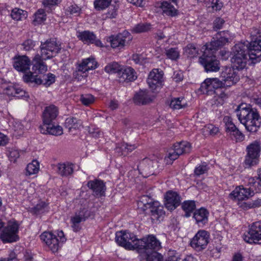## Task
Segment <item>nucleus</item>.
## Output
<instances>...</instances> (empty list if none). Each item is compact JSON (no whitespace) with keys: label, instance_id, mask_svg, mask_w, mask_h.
I'll use <instances>...</instances> for the list:
<instances>
[{"label":"nucleus","instance_id":"37","mask_svg":"<svg viewBox=\"0 0 261 261\" xmlns=\"http://www.w3.org/2000/svg\"><path fill=\"white\" fill-rule=\"evenodd\" d=\"M81 125L80 120L73 117H68L66 119L64 126L69 130L71 129H76L79 128Z\"/></svg>","mask_w":261,"mask_h":261},{"label":"nucleus","instance_id":"47","mask_svg":"<svg viewBox=\"0 0 261 261\" xmlns=\"http://www.w3.org/2000/svg\"><path fill=\"white\" fill-rule=\"evenodd\" d=\"M111 2L112 0H95L94 2V8L98 11L104 10L109 7Z\"/></svg>","mask_w":261,"mask_h":261},{"label":"nucleus","instance_id":"64","mask_svg":"<svg viewBox=\"0 0 261 261\" xmlns=\"http://www.w3.org/2000/svg\"><path fill=\"white\" fill-rule=\"evenodd\" d=\"M5 261H18L16 253L13 251H10L8 257L7 258H2Z\"/></svg>","mask_w":261,"mask_h":261},{"label":"nucleus","instance_id":"30","mask_svg":"<svg viewBox=\"0 0 261 261\" xmlns=\"http://www.w3.org/2000/svg\"><path fill=\"white\" fill-rule=\"evenodd\" d=\"M149 213L153 221H160V219H162L165 214L163 207L160 205L158 202H155L149 210Z\"/></svg>","mask_w":261,"mask_h":261},{"label":"nucleus","instance_id":"3","mask_svg":"<svg viewBox=\"0 0 261 261\" xmlns=\"http://www.w3.org/2000/svg\"><path fill=\"white\" fill-rule=\"evenodd\" d=\"M132 237V250L141 255L142 254L158 251L161 248V243L153 234L148 235L142 239H134Z\"/></svg>","mask_w":261,"mask_h":261},{"label":"nucleus","instance_id":"18","mask_svg":"<svg viewBox=\"0 0 261 261\" xmlns=\"http://www.w3.org/2000/svg\"><path fill=\"white\" fill-rule=\"evenodd\" d=\"M87 186L94 196L99 197L105 196L106 186L103 180L98 179L91 180L88 181Z\"/></svg>","mask_w":261,"mask_h":261},{"label":"nucleus","instance_id":"41","mask_svg":"<svg viewBox=\"0 0 261 261\" xmlns=\"http://www.w3.org/2000/svg\"><path fill=\"white\" fill-rule=\"evenodd\" d=\"M224 88L225 83H208L206 94H211L213 93L218 94L219 90Z\"/></svg>","mask_w":261,"mask_h":261},{"label":"nucleus","instance_id":"16","mask_svg":"<svg viewBox=\"0 0 261 261\" xmlns=\"http://www.w3.org/2000/svg\"><path fill=\"white\" fill-rule=\"evenodd\" d=\"M180 204L181 197L177 192L168 191L166 193L164 204L168 210L173 211Z\"/></svg>","mask_w":261,"mask_h":261},{"label":"nucleus","instance_id":"60","mask_svg":"<svg viewBox=\"0 0 261 261\" xmlns=\"http://www.w3.org/2000/svg\"><path fill=\"white\" fill-rule=\"evenodd\" d=\"M59 3L60 0H42V4L45 8H51Z\"/></svg>","mask_w":261,"mask_h":261},{"label":"nucleus","instance_id":"15","mask_svg":"<svg viewBox=\"0 0 261 261\" xmlns=\"http://www.w3.org/2000/svg\"><path fill=\"white\" fill-rule=\"evenodd\" d=\"M105 70L108 73H117L120 78L124 80H129L130 67H122L118 63L113 62L108 64L105 67Z\"/></svg>","mask_w":261,"mask_h":261},{"label":"nucleus","instance_id":"38","mask_svg":"<svg viewBox=\"0 0 261 261\" xmlns=\"http://www.w3.org/2000/svg\"><path fill=\"white\" fill-rule=\"evenodd\" d=\"M164 72L160 69L153 68L148 75V79L155 82H163Z\"/></svg>","mask_w":261,"mask_h":261},{"label":"nucleus","instance_id":"31","mask_svg":"<svg viewBox=\"0 0 261 261\" xmlns=\"http://www.w3.org/2000/svg\"><path fill=\"white\" fill-rule=\"evenodd\" d=\"M238 53L237 52L236 55H233L231 58L232 66L233 68L236 69H243L246 66L248 58L246 56L239 57L237 55Z\"/></svg>","mask_w":261,"mask_h":261},{"label":"nucleus","instance_id":"19","mask_svg":"<svg viewBox=\"0 0 261 261\" xmlns=\"http://www.w3.org/2000/svg\"><path fill=\"white\" fill-rule=\"evenodd\" d=\"M13 67L19 72L24 73V74L30 70L31 61L25 55L15 56L14 58Z\"/></svg>","mask_w":261,"mask_h":261},{"label":"nucleus","instance_id":"25","mask_svg":"<svg viewBox=\"0 0 261 261\" xmlns=\"http://www.w3.org/2000/svg\"><path fill=\"white\" fill-rule=\"evenodd\" d=\"M154 96L149 94L147 90H140L134 97V101L137 105H145L151 102Z\"/></svg>","mask_w":261,"mask_h":261},{"label":"nucleus","instance_id":"6","mask_svg":"<svg viewBox=\"0 0 261 261\" xmlns=\"http://www.w3.org/2000/svg\"><path fill=\"white\" fill-rule=\"evenodd\" d=\"M260 151L261 146L258 141L255 140L247 146V153L244 161V166L246 168H250L258 163Z\"/></svg>","mask_w":261,"mask_h":261},{"label":"nucleus","instance_id":"28","mask_svg":"<svg viewBox=\"0 0 261 261\" xmlns=\"http://www.w3.org/2000/svg\"><path fill=\"white\" fill-rule=\"evenodd\" d=\"M40 132L44 134H49L54 136H61L63 134V128L61 126L55 125L53 123L50 124H44L40 127Z\"/></svg>","mask_w":261,"mask_h":261},{"label":"nucleus","instance_id":"10","mask_svg":"<svg viewBox=\"0 0 261 261\" xmlns=\"http://www.w3.org/2000/svg\"><path fill=\"white\" fill-rule=\"evenodd\" d=\"M18 225L16 222H9L1 231L0 239L3 243H13L19 240Z\"/></svg>","mask_w":261,"mask_h":261},{"label":"nucleus","instance_id":"22","mask_svg":"<svg viewBox=\"0 0 261 261\" xmlns=\"http://www.w3.org/2000/svg\"><path fill=\"white\" fill-rule=\"evenodd\" d=\"M59 114V109L54 105L46 107L43 114V121L44 124H50L56 119Z\"/></svg>","mask_w":261,"mask_h":261},{"label":"nucleus","instance_id":"44","mask_svg":"<svg viewBox=\"0 0 261 261\" xmlns=\"http://www.w3.org/2000/svg\"><path fill=\"white\" fill-rule=\"evenodd\" d=\"M145 256V261H163V256L158 251L142 254Z\"/></svg>","mask_w":261,"mask_h":261},{"label":"nucleus","instance_id":"8","mask_svg":"<svg viewBox=\"0 0 261 261\" xmlns=\"http://www.w3.org/2000/svg\"><path fill=\"white\" fill-rule=\"evenodd\" d=\"M199 60L206 72H216L220 69L219 61L217 59L214 51L205 49Z\"/></svg>","mask_w":261,"mask_h":261},{"label":"nucleus","instance_id":"27","mask_svg":"<svg viewBox=\"0 0 261 261\" xmlns=\"http://www.w3.org/2000/svg\"><path fill=\"white\" fill-rule=\"evenodd\" d=\"M5 93L9 96H16L28 99L29 95L25 91L17 87L15 85L8 86L4 88Z\"/></svg>","mask_w":261,"mask_h":261},{"label":"nucleus","instance_id":"29","mask_svg":"<svg viewBox=\"0 0 261 261\" xmlns=\"http://www.w3.org/2000/svg\"><path fill=\"white\" fill-rule=\"evenodd\" d=\"M154 203L155 201L151 197L147 195H143L137 201L138 209L143 213H146V211L150 210Z\"/></svg>","mask_w":261,"mask_h":261},{"label":"nucleus","instance_id":"53","mask_svg":"<svg viewBox=\"0 0 261 261\" xmlns=\"http://www.w3.org/2000/svg\"><path fill=\"white\" fill-rule=\"evenodd\" d=\"M80 100L83 105L88 106L94 101V97L91 94H83L81 96Z\"/></svg>","mask_w":261,"mask_h":261},{"label":"nucleus","instance_id":"23","mask_svg":"<svg viewBox=\"0 0 261 261\" xmlns=\"http://www.w3.org/2000/svg\"><path fill=\"white\" fill-rule=\"evenodd\" d=\"M209 214L207 209L201 207L194 211L193 218L195 220L196 224L199 227H203L208 223Z\"/></svg>","mask_w":261,"mask_h":261},{"label":"nucleus","instance_id":"26","mask_svg":"<svg viewBox=\"0 0 261 261\" xmlns=\"http://www.w3.org/2000/svg\"><path fill=\"white\" fill-rule=\"evenodd\" d=\"M129 33L127 31H123L122 33L109 37L111 46L113 48L122 47L124 46L126 38L129 36Z\"/></svg>","mask_w":261,"mask_h":261},{"label":"nucleus","instance_id":"63","mask_svg":"<svg viewBox=\"0 0 261 261\" xmlns=\"http://www.w3.org/2000/svg\"><path fill=\"white\" fill-rule=\"evenodd\" d=\"M207 131H208L209 133L211 135H215L219 132V128L214 126L213 124H209L207 126Z\"/></svg>","mask_w":261,"mask_h":261},{"label":"nucleus","instance_id":"7","mask_svg":"<svg viewBox=\"0 0 261 261\" xmlns=\"http://www.w3.org/2000/svg\"><path fill=\"white\" fill-rule=\"evenodd\" d=\"M233 38V36L228 31L219 32L213 38L210 43L205 45V49L215 53L216 50L228 44Z\"/></svg>","mask_w":261,"mask_h":261},{"label":"nucleus","instance_id":"21","mask_svg":"<svg viewBox=\"0 0 261 261\" xmlns=\"http://www.w3.org/2000/svg\"><path fill=\"white\" fill-rule=\"evenodd\" d=\"M77 37L85 44H94L97 46H102V43L96 38L93 32L89 31H78Z\"/></svg>","mask_w":261,"mask_h":261},{"label":"nucleus","instance_id":"4","mask_svg":"<svg viewBox=\"0 0 261 261\" xmlns=\"http://www.w3.org/2000/svg\"><path fill=\"white\" fill-rule=\"evenodd\" d=\"M45 57L41 54H36L32 59L33 71H29L23 75L24 82H42L39 74H43L47 71V65L44 61Z\"/></svg>","mask_w":261,"mask_h":261},{"label":"nucleus","instance_id":"43","mask_svg":"<svg viewBox=\"0 0 261 261\" xmlns=\"http://www.w3.org/2000/svg\"><path fill=\"white\" fill-rule=\"evenodd\" d=\"M198 2L203 3L207 7H212L213 10L217 11L221 9L222 4L219 0H197Z\"/></svg>","mask_w":261,"mask_h":261},{"label":"nucleus","instance_id":"13","mask_svg":"<svg viewBox=\"0 0 261 261\" xmlns=\"http://www.w3.org/2000/svg\"><path fill=\"white\" fill-rule=\"evenodd\" d=\"M210 239V233L205 230H199L191 239L190 245L197 251H201L207 246Z\"/></svg>","mask_w":261,"mask_h":261},{"label":"nucleus","instance_id":"59","mask_svg":"<svg viewBox=\"0 0 261 261\" xmlns=\"http://www.w3.org/2000/svg\"><path fill=\"white\" fill-rule=\"evenodd\" d=\"M224 22L225 21L223 19L219 17L217 18L214 22V29L217 30L222 29Z\"/></svg>","mask_w":261,"mask_h":261},{"label":"nucleus","instance_id":"1","mask_svg":"<svg viewBox=\"0 0 261 261\" xmlns=\"http://www.w3.org/2000/svg\"><path fill=\"white\" fill-rule=\"evenodd\" d=\"M251 41L239 42L232 48V56L237 55L239 57L248 56L252 63L255 64L261 61V35L259 30L256 28H252L250 32Z\"/></svg>","mask_w":261,"mask_h":261},{"label":"nucleus","instance_id":"61","mask_svg":"<svg viewBox=\"0 0 261 261\" xmlns=\"http://www.w3.org/2000/svg\"><path fill=\"white\" fill-rule=\"evenodd\" d=\"M88 133L91 135L92 137L98 138L100 135V132L98 128H95L93 126L88 127Z\"/></svg>","mask_w":261,"mask_h":261},{"label":"nucleus","instance_id":"33","mask_svg":"<svg viewBox=\"0 0 261 261\" xmlns=\"http://www.w3.org/2000/svg\"><path fill=\"white\" fill-rule=\"evenodd\" d=\"M196 203L194 200H186L181 203V208L185 212V217H190L196 210Z\"/></svg>","mask_w":261,"mask_h":261},{"label":"nucleus","instance_id":"55","mask_svg":"<svg viewBox=\"0 0 261 261\" xmlns=\"http://www.w3.org/2000/svg\"><path fill=\"white\" fill-rule=\"evenodd\" d=\"M90 212L86 208H81L80 211L75 213L82 220L84 221L90 217Z\"/></svg>","mask_w":261,"mask_h":261},{"label":"nucleus","instance_id":"20","mask_svg":"<svg viewBox=\"0 0 261 261\" xmlns=\"http://www.w3.org/2000/svg\"><path fill=\"white\" fill-rule=\"evenodd\" d=\"M254 195L253 189L249 188H244L243 186L237 187L230 194L231 198L237 199L238 200H243L248 199L249 197Z\"/></svg>","mask_w":261,"mask_h":261},{"label":"nucleus","instance_id":"24","mask_svg":"<svg viewBox=\"0 0 261 261\" xmlns=\"http://www.w3.org/2000/svg\"><path fill=\"white\" fill-rule=\"evenodd\" d=\"M130 233L126 230L117 231L115 233V242L120 246L130 250Z\"/></svg>","mask_w":261,"mask_h":261},{"label":"nucleus","instance_id":"62","mask_svg":"<svg viewBox=\"0 0 261 261\" xmlns=\"http://www.w3.org/2000/svg\"><path fill=\"white\" fill-rule=\"evenodd\" d=\"M173 79L174 82H181L184 80L183 72L181 71H174Z\"/></svg>","mask_w":261,"mask_h":261},{"label":"nucleus","instance_id":"56","mask_svg":"<svg viewBox=\"0 0 261 261\" xmlns=\"http://www.w3.org/2000/svg\"><path fill=\"white\" fill-rule=\"evenodd\" d=\"M230 135H232L237 142L243 141L244 138V135L238 129L237 127L233 130Z\"/></svg>","mask_w":261,"mask_h":261},{"label":"nucleus","instance_id":"54","mask_svg":"<svg viewBox=\"0 0 261 261\" xmlns=\"http://www.w3.org/2000/svg\"><path fill=\"white\" fill-rule=\"evenodd\" d=\"M81 9L75 4H71L67 9V11L71 15L77 16L80 14Z\"/></svg>","mask_w":261,"mask_h":261},{"label":"nucleus","instance_id":"58","mask_svg":"<svg viewBox=\"0 0 261 261\" xmlns=\"http://www.w3.org/2000/svg\"><path fill=\"white\" fill-rule=\"evenodd\" d=\"M152 92H158L163 87L162 83H148Z\"/></svg>","mask_w":261,"mask_h":261},{"label":"nucleus","instance_id":"17","mask_svg":"<svg viewBox=\"0 0 261 261\" xmlns=\"http://www.w3.org/2000/svg\"><path fill=\"white\" fill-rule=\"evenodd\" d=\"M40 239L48 247L49 249L54 253L58 251L60 245L57 236L50 232H44L40 235Z\"/></svg>","mask_w":261,"mask_h":261},{"label":"nucleus","instance_id":"32","mask_svg":"<svg viewBox=\"0 0 261 261\" xmlns=\"http://www.w3.org/2000/svg\"><path fill=\"white\" fill-rule=\"evenodd\" d=\"M58 173L61 176H68L73 172V164L69 163L58 164Z\"/></svg>","mask_w":261,"mask_h":261},{"label":"nucleus","instance_id":"11","mask_svg":"<svg viewBox=\"0 0 261 261\" xmlns=\"http://www.w3.org/2000/svg\"><path fill=\"white\" fill-rule=\"evenodd\" d=\"M41 54L45 59H50L55 56L61 49V44L56 39H50L40 45Z\"/></svg>","mask_w":261,"mask_h":261},{"label":"nucleus","instance_id":"9","mask_svg":"<svg viewBox=\"0 0 261 261\" xmlns=\"http://www.w3.org/2000/svg\"><path fill=\"white\" fill-rule=\"evenodd\" d=\"M244 240L249 244L261 243V221L253 222L243 234Z\"/></svg>","mask_w":261,"mask_h":261},{"label":"nucleus","instance_id":"34","mask_svg":"<svg viewBox=\"0 0 261 261\" xmlns=\"http://www.w3.org/2000/svg\"><path fill=\"white\" fill-rule=\"evenodd\" d=\"M47 211H48V204L44 201L39 202L36 206L30 208L29 210V212L34 215H40Z\"/></svg>","mask_w":261,"mask_h":261},{"label":"nucleus","instance_id":"49","mask_svg":"<svg viewBox=\"0 0 261 261\" xmlns=\"http://www.w3.org/2000/svg\"><path fill=\"white\" fill-rule=\"evenodd\" d=\"M198 49L192 44H188L185 49V54L189 58H193L197 56Z\"/></svg>","mask_w":261,"mask_h":261},{"label":"nucleus","instance_id":"40","mask_svg":"<svg viewBox=\"0 0 261 261\" xmlns=\"http://www.w3.org/2000/svg\"><path fill=\"white\" fill-rule=\"evenodd\" d=\"M184 101V97L174 98L171 100L170 107L173 109L176 110L186 108L187 105Z\"/></svg>","mask_w":261,"mask_h":261},{"label":"nucleus","instance_id":"2","mask_svg":"<svg viewBox=\"0 0 261 261\" xmlns=\"http://www.w3.org/2000/svg\"><path fill=\"white\" fill-rule=\"evenodd\" d=\"M240 122L246 130L251 133H256L260 127L261 117L256 109H253L246 103L239 105L235 110Z\"/></svg>","mask_w":261,"mask_h":261},{"label":"nucleus","instance_id":"35","mask_svg":"<svg viewBox=\"0 0 261 261\" xmlns=\"http://www.w3.org/2000/svg\"><path fill=\"white\" fill-rule=\"evenodd\" d=\"M236 68H229L223 73V77L225 78L224 82H238L240 80V76L238 72L235 71Z\"/></svg>","mask_w":261,"mask_h":261},{"label":"nucleus","instance_id":"52","mask_svg":"<svg viewBox=\"0 0 261 261\" xmlns=\"http://www.w3.org/2000/svg\"><path fill=\"white\" fill-rule=\"evenodd\" d=\"M208 170L207 164L206 163H203L197 166L194 170V174L196 176L203 174L207 172Z\"/></svg>","mask_w":261,"mask_h":261},{"label":"nucleus","instance_id":"48","mask_svg":"<svg viewBox=\"0 0 261 261\" xmlns=\"http://www.w3.org/2000/svg\"><path fill=\"white\" fill-rule=\"evenodd\" d=\"M46 16L45 11L40 9L34 14V22L37 24L41 23L46 20Z\"/></svg>","mask_w":261,"mask_h":261},{"label":"nucleus","instance_id":"57","mask_svg":"<svg viewBox=\"0 0 261 261\" xmlns=\"http://www.w3.org/2000/svg\"><path fill=\"white\" fill-rule=\"evenodd\" d=\"M23 49L26 51H29L33 48L35 46L34 42L31 39H28L22 44Z\"/></svg>","mask_w":261,"mask_h":261},{"label":"nucleus","instance_id":"5","mask_svg":"<svg viewBox=\"0 0 261 261\" xmlns=\"http://www.w3.org/2000/svg\"><path fill=\"white\" fill-rule=\"evenodd\" d=\"M158 167V163L156 160L145 158L132 167V172L134 171V176L141 175L143 177H147L154 174Z\"/></svg>","mask_w":261,"mask_h":261},{"label":"nucleus","instance_id":"14","mask_svg":"<svg viewBox=\"0 0 261 261\" xmlns=\"http://www.w3.org/2000/svg\"><path fill=\"white\" fill-rule=\"evenodd\" d=\"M191 145L187 141H181L174 144L173 148L170 149L168 153V158L172 161L177 159L179 155L189 153L191 151Z\"/></svg>","mask_w":261,"mask_h":261},{"label":"nucleus","instance_id":"36","mask_svg":"<svg viewBox=\"0 0 261 261\" xmlns=\"http://www.w3.org/2000/svg\"><path fill=\"white\" fill-rule=\"evenodd\" d=\"M160 7L164 14L170 16H175L177 15V10L173 6L167 2L162 3Z\"/></svg>","mask_w":261,"mask_h":261},{"label":"nucleus","instance_id":"45","mask_svg":"<svg viewBox=\"0 0 261 261\" xmlns=\"http://www.w3.org/2000/svg\"><path fill=\"white\" fill-rule=\"evenodd\" d=\"M165 54L167 58L171 60H177L180 56V52L177 47L166 48Z\"/></svg>","mask_w":261,"mask_h":261},{"label":"nucleus","instance_id":"46","mask_svg":"<svg viewBox=\"0 0 261 261\" xmlns=\"http://www.w3.org/2000/svg\"><path fill=\"white\" fill-rule=\"evenodd\" d=\"M39 169V163L36 160H33L29 163L26 168V170L29 175L37 173Z\"/></svg>","mask_w":261,"mask_h":261},{"label":"nucleus","instance_id":"51","mask_svg":"<svg viewBox=\"0 0 261 261\" xmlns=\"http://www.w3.org/2000/svg\"><path fill=\"white\" fill-rule=\"evenodd\" d=\"M151 29V24L148 23H139L136 25L133 31L137 33H144Z\"/></svg>","mask_w":261,"mask_h":261},{"label":"nucleus","instance_id":"42","mask_svg":"<svg viewBox=\"0 0 261 261\" xmlns=\"http://www.w3.org/2000/svg\"><path fill=\"white\" fill-rule=\"evenodd\" d=\"M248 186L253 189L254 193H261V180L256 179L255 177L248 178Z\"/></svg>","mask_w":261,"mask_h":261},{"label":"nucleus","instance_id":"39","mask_svg":"<svg viewBox=\"0 0 261 261\" xmlns=\"http://www.w3.org/2000/svg\"><path fill=\"white\" fill-rule=\"evenodd\" d=\"M11 16L14 20H20L26 18L28 16V13L24 10L15 8L12 10Z\"/></svg>","mask_w":261,"mask_h":261},{"label":"nucleus","instance_id":"50","mask_svg":"<svg viewBox=\"0 0 261 261\" xmlns=\"http://www.w3.org/2000/svg\"><path fill=\"white\" fill-rule=\"evenodd\" d=\"M223 122L225 123V130L227 133L231 134L232 132L237 128L232 122L231 118L229 116H225Z\"/></svg>","mask_w":261,"mask_h":261},{"label":"nucleus","instance_id":"12","mask_svg":"<svg viewBox=\"0 0 261 261\" xmlns=\"http://www.w3.org/2000/svg\"><path fill=\"white\" fill-rule=\"evenodd\" d=\"M98 67V63L95 58L90 56L89 58L83 59L79 64L76 75L79 76L78 81L84 80L87 76V72L90 70H94Z\"/></svg>","mask_w":261,"mask_h":261}]
</instances>
